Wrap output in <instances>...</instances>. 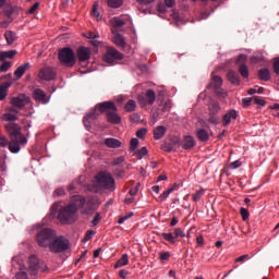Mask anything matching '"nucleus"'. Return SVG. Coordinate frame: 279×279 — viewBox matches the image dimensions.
I'll list each match as a JSON object with an SVG mask.
<instances>
[{
	"label": "nucleus",
	"instance_id": "obj_26",
	"mask_svg": "<svg viewBox=\"0 0 279 279\" xmlns=\"http://www.w3.org/2000/svg\"><path fill=\"white\" fill-rule=\"evenodd\" d=\"M196 136H197L198 141H201L202 143H206L210 138V136L208 135V131L204 130V129H198L196 131Z\"/></svg>",
	"mask_w": 279,
	"mask_h": 279
},
{
	"label": "nucleus",
	"instance_id": "obj_55",
	"mask_svg": "<svg viewBox=\"0 0 279 279\" xmlns=\"http://www.w3.org/2000/svg\"><path fill=\"white\" fill-rule=\"evenodd\" d=\"M140 187H141V183H137L135 187L130 190L129 194L131 195V197H134V195L138 193Z\"/></svg>",
	"mask_w": 279,
	"mask_h": 279
},
{
	"label": "nucleus",
	"instance_id": "obj_19",
	"mask_svg": "<svg viewBox=\"0 0 279 279\" xmlns=\"http://www.w3.org/2000/svg\"><path fill=\"white\" fill-rule=\"evenodd\" d=\"M99 118V114H97V111H90L83 120V123L86 128H90V122L95 121Z\"/></svg>",
	"mask_w": 279,
	"mask_h": 279
},
{
	"label": "nucleus",
	"instance_id": "obj_31",
	"mask_svg": "<svg viewBox=\"0 0 279 279\" xmlns=\"http://www.w3.org/2000/svg\"><path fill=\"white\" fill-rule=\"evenodd\" d=\"M4 37H5L8 45H14V40H16V34H14V32L7 31L4 33Z\"/></svg>",
	"mask_w": 279,
	"mask_h": 279
},
{
	"label": "nucleus",
	"instance_id": "obj_51",
	"mask_svg": "<svg viewBox=\"0 0 279 279\" xmlns=\"http://www.w3.org/2000/svg\"><path fill=\"white\" fill-rule=\"evenodd\" d=\"M146 134H147V129L145 128H142L136 132L137 138H144Z\"/></svg>",
	"mask_w": 279,
	"mask_h": 279
},
{
	"label": "nucleus",
	"instance_id": "obj_48",
	"mask_svg": "<svg viewBox=\"0 0 279 279\" xmlns=\"http://www.w3.org/2000/svg\"><path fill=\"white\" fill-rule=\"evenodd\" d=\"M157 11L160 13V14H165L167 12V4L162 3V2H159L157 4Z\"/></svg>",
	"mask_w": 279,
	"mask_h": 279
},
{
	"label": "nucleus",
	"instance_id": "obj_33",
	"mask_svg": "<svg viewBox=\"0 0 279 279\" xmlns=\"http://www.w3.org/2000/svg\"><path fill=\"white\" fill-rule=\"evenodd\" d=\"M168 110H171V100H167L160 106V112L157 113V117L165 114V112H168Z\"/></svg>",
	"mask_w": 279,
	"mask_h": 279
},
{
	"label": "nucleus",
	"instance_id": "obj_23",
	"mask_svg": "<svg viewBox=\"0 0 279 279\" xmlns=\"http://www.w3.org/2000/svg\"><path fill=\"white\" fill-rule=\"evenodd\" d=\"M165 134H167L166 126L159 125V126L155 128V130H154L155 141H160V138H162L165 136Z\"/></svg>",
	"mask_w": 279,
	"mask_h": 279
},
{
	"label": "nucleus",
	"instance_id": "obj_15",
	"mask_svg": "<svg viewBox=\"0 0 279 279\" xmlns=\"http://www.w3.org/2000/svg\"><path fill=\"white\" fill-rule=\"evenodd\" d=\"M112 34H113V38H112L113 45H116V47H120V49H125V47H128L125 37H123V35L119 34L116 31H112Z\"/></svg>",
	"mask_w": 279,
	"mask_h": 279
},
{
	"label": "nucleus",
	"instance_id": "obj_4",
	"mask_svg": "<svg viewBox=\"0 0 279 279\" xmlns=\"http://www.w3.org/2000/svg\"><path fill=\"white\" fill-rule=\"evenodd\" d=\"M94 187L98 191H114V178L109 172H99L95 177Z\"/></svg>",
	"mask_w": 279,
	"mask_h": 279
},
{
	"label": "nucleus",
	"instance_id": "obj_58",
	"mask_svg": "<svg viewBox=\"0 0 279 279\" xmlns=\"http://www.w3.org/2000/svg\"><path fill=\"white\" fill-rule=\"evenodd\" d=\"M130 120L133 123H138V121H141V116L138 113H133V114H131Z\"/></svg>",
	"mask_w": 279,
	"mask_h": 279
},
{
	"label": "nucleus",
	"instance_id": "obj_49",
	"mask_svg": "<svg viewBox=\"0 0 279 279\" xmlns=\"http://www.w3.org/2000/svg\"><path fill=\"white\" fill-rule=\"evenodd\" d=\"M136 147H138V138L133 137L130 143L131 151H135Z\"/></svg>",
	"mask_w": 279,
	"mask_h": 279
},
{
	"label": "nucleus",
	"instance_id": "obj_63",
	"mask_svg": "<svg viewBox=\"0 0 279 279\" xmlns=\"http://www.w3.org/2000/svg\"><path fill=\"white\" fill-rule=\"evenodd\" d=\"M129 275H130V271H128V270H125V269H121V270L119 271V277H120V278L125 279V278H128Z\"/></svg>",
	"mask_w": 279,
	"mask_h": 279
},
{
	"label": "nucleus",
	"instance_id": "obj_38",
	"mask_svg": "<svg viewBox=\"0 0 279 279\" xmlns=\"http://www.w3.org/2000/svg\"><path fill=\"white\" fill-rule=\"evenodd\" d=\"M92 14L96 17V20L101 21V14L99 13V3H94Z\"/></svg>",
	"mask_w": 279,
	"mask_h": 279
},
{
	"label": "nucleus",
	"instance_id": "obj_10",
	"mask_svg": "<svg viewBox=\"0 0 279 279\" xmlns=\"http://www.w3.org/2000/svg\"><path fill=\"white\" fill-rule=\"evenodd\" d=\"M32 99H29V96L25 94H20L16 97L11 98L10 104L13 108L16 110H23L27 104H29Z\"/></svg>",
	"mask_w": 279,
	"mask_h": 279
},
{
	"label": "nucleus",
	"instance_id": "obj_8",
	"mask_svg": "<svg viewBox=\"0 0 279 279\" xmlns=\"http://www.w3.org/2000/svg\"><path fill=\"white\" fill-rule=\"evenodd\" d=\"M137 101L142 108H145L146 106H154V102L156 101V93H154L153 89H148L145 94L137 96Z\"/></svg>",
	"mask_w": 279,
	"mask_h": 279
},
{
	"label": "nucleus",
	"instance_id": "obj_40",
	"mask_svg": "<svg viewBox=\"0 0 279 279\" xmlns=\"http://www.w3.org/2000/svg\"><path fill=\"white\" fill-rule=\"evenodd\" d=\"M161 236L165 241H168V243H175L174 233H162Z\"/></svg>",
	"mask_w": 279,
	"mask_h": 279
},
{
	"label": "nucleus",
	"instance_id": "obj_6",
	"mask_svg": "<svg viewBox=\"0 0 279 279\" xmlns=\"http://www.w3.org/2000/svg\"><path fill=\"white\" fill-rule=\"evenodd\" d=\"M59 61L63 66L72 68L75 66V52L71 48H63L58 53Z\"/></svg>",
	"mask_w": 279,
	"mask_h": 279
},
{
	"label": "nucleus",
	"instance_id": "obj_35",
	"mask_svg": "<svg viewBox=\"0 0 279 279\" xmlns=\"http://www.w3.org/2000/svg\"><path fill=\"white\" fill-rule=\"evenodd\" d=\"M220 110H221V106H219L217 101H211L209 104V112L211 114H217L218 112H220Z\"/></svg>",
	"mask_w": 279,
	"mask_h": 279
},
{
	"label": "nucleus",
	"instance_id": "obj_50",
	"mask_svg": "<svg viewBox=\"0 0 279 279\" xmlns=\"http://www.w3.org/2000/svg\"><path fill=\"white\" fill-rule=\"evenodd\" d=\"M274 72L279 75V58L274 59L272 62Z\"/></svg>",
	"mask_w": 279,
	"mask_h": 279
},
{
	"label": "nucleus",
	"instance_id": "obj_9",
	"mask_svg": "<svg viewBox=\"0 0 279 279\" xmlns=\"http://www.w3.org/2000/svg\"><path fill=\"white\" fill-rule=\"evenodd\" d=\"M102 60L107 62V64H114V61L123 60V53L119 52V50L113 47H108Z\"/></svg>",
	"mask_w": 279,
	"mask_h": 279
},
{
	"label": "nucleus",
	"instance_id": "obj_5",
	"mask_svg": "<svg viewBox=\"0 0 279 279\" xmlns=\"http://www.w3.org/2000/svg\"><path fill=\"white\" fill-rule=\"evenodd\" d=\"M96 108L99 110V112H107V121L109 123H113V125L121 123V117L117 114V105H114V102L105 101L98 104Z\"/></svg>",
	"mask_w": 279,
	"mask_h": 279
},
{
	"label": "nucleus",
	"instance_id": "obj_36",
	"mask_svg": "<svg viewBox=\"0 0 279 279\" xmlns=\"http://www.w3.org/2000/svg\"><path fill=\"white\" fill-rule=\"evenodd\" d=\"M109 8H121L123 5V0H105Z\"/></svg>",
	"mask_w": 279,
	"mask_h": 279
},
{
	"label": "nucleus",
	"instance_id": "obj_20",
	"mask_svg": "<svg viewBox=\"0 0 279 279\" xmlns=\"http://www.w3.org/2000/svg\"><path fill=\"white\" fill-rule=\"evenodd\" d=\"M227 77L231 84H234V86H239V84H241L239 74L234 70H230L227 74Z\"/></svg>",
	"mask_w": 279,
	"mask_h": 279
},
{
	"label": "nucleus",
	"instance_id": "obj_17",
	"mask_svg": "<svg viewBox=\"0 0 279 279\" xmlns=\"http://www.w3.org/2000/svg\"><path fill=\"white\" fill-rule=\"evenodd\" d=\"M195 145H196L195 137H193L191 135L184 136V138L182 141L183 149H193V147H195Z\"/></svg>",
	"mask_w": 279,
	"mask_h": 279
},
{
	"label": "nucleus",
	"instance_id": "obj_59",
	"mask_svg": "<svg viewBox=\"0 0 279 279\" xmlns=\"http://www.w3.org/2000/svg\"><path fill=\"white\" fill-rule=\"evenodd\" d=\"M124 161H125V157L120 156V157L113 159L112 165H114V166L122 165V162H124Z\"/></svg>",
	"mask_w": 279,
	"mask_h": 279
},
{
	"label": "nucleus",
	"instance_id": "obj_44",
	"mask_svg": "<svg viewBox=\"0 0 279 279\" xmlns=\"http://www.w3.org/2000/svg\"><path fill=\"white\" fill-rule=\"evenodd\" d=\"M173 234H174V239H184V236H186V234L181 228L174 229Z\"/></svg>",
	"mask_w": 279,
	"mask_h": 279
},
{
	"label": "nucleus",
	"instance_id": "obj_43",
	"mask_svg": "<svg viewBox=\"0 0 279 279\" xmlns=\"http://www.w3.org/2000/svg\"><path fill=\"white\" fill-rule=\"evenodd\" d=\"M240 215L243 221H247V219H250V211L244 207L240 208Z\"/></svg>",
	"mask_w": 279,
	"mask_h": 279
},
{
	"label": "nucleus",
	"instance_id": "obj_52",
	"mask_svg": "<svg viewBox=\"0 0 279 279\" xmlns=\"http://www.w3.org/2000/svg\"><path fill=\"white\" fill-rule=\"evenodd\" d=\"M138 5H151L156 0H135Z\"/></svg>",
	"mask_w": 279,
	"mask_h": 279
},
{
	"label": "nucleus",
	"instance_id": "obj_57",
	"mask_svg": "<svg viewBox=\"0 0 279 279\" xmlns=\"http://www.w3.org/2000/svg\"><path fill=\"white\" fill-rule=\"evenodd\" d=\"M169 258H171V254L169 252L160 253V260H169Z\"/></svg>",
	"mask_w": 279,
	"mask_h": 279
},
{
	"label": "nucleus",
	"instance_id": "obj_54",
	"mask_svg": "<svg viewBox=\"0 0 279 279\" xmlns=\"http://www.w3.org/2000/svg\"><path fill=\"white\" fill-rule=\"evenodd\" d=\"M99 221H101V215L99 213H97L94 217V219L92 220V226H97L99 223Z\"/></svg>",
	"mask_w": 279,
	"mask_h": 279
},
{
	"label": "nucleus",
	"instance_id": "obj_45",
	"mask_svg": "<svg viewBox=\"0 0 279 279\" xmlns=\"http://www.w3.org/2000/svg\"><path fill=\"white\" fill-rule=\"evenodd\" d=\"M10 147V141L3 134H0V147Z\"/></svg>",
	"mask_w": 279,
	"mask_h": 279
},
{
	"label": "nucleus",
	"instance_id": "obj_34",
	"mask_svg": "<svg viewBox=\"0 0 279 279\" xmlns=\"http://www.w3.org/2000/svg\"><path fill=\"white\" fill-rule=\"evenodd\" d=\"M110 23L112 27H116V29L119 27H123V25H125V21L121 20L120 17H112L110 20Z\"/></svg>",
	"mask_w": 279,
	"mask_h": 279
},
{
	"label": "nucleus",
	"instance_id": "obj_46",
	"mask_svg": "<svg viewBox=\"0 0 279 279\" xmlns=\"http://www.w3.org/2000/svg\"><path fill=\"white\" fill-rule=\"evenodd\" d=\"M148 151H147V147H142L138 151H137V160H143V157L147 156Z\"/></svg>",
	"mask_w": 279,
	"mask_h": 279
},
{
	"label": "nucleus",
	"instance_id": "obj_47",
	"mask_svg": "<svg viewBox=\"0 0 279 279\" xmlns=\"http://www.w3.org/2000/svg\"><path fill=\"white\" fill-rule=\"evenodd\" d=\"M253 101L257 106H265L267 104V101H265V99H263V98H260L258 96L253 97Z\"/></svg>",
	"mask_w": 279,
	"mask_h": 279
},
{
	"label": "nucleus",
	"instance_id": "obj_37",
	"mask_svg": "<svg viewBox=\"0 0 279 279\" xmlns=\"http://www.w3.org/2000/svg\"><path fill=\"white\" fill-rule=\"evenodd\" d=\"M239 73L241 74L242 77H244V80H247V77H250V70L245 64L240 65Z\"/></svg>",
	"mask_w": 279,
	"mask_h": 279
},
{
	"label": "nucleus",
	"instance_id": "obj_28",
	"mask_svg": "<svg viewBox=\"0 0 279 279\" xmlns=\"http://www.w3.org/2000/svg\"><path fill=\"white\" fill-rule=\"evenodd\" d=\"M129 263H130V258L128 254H123L122 257L118 259L117 263L114 264V269L125 267V265H128Z\"/></svg>",
	"mask_w": 279,
	"mask_h": 279
},
{
	"label": "nucleus",
	"instance_id": "obj_11",
	"mask_svg": "<svg viewBox=\"0 0 279 279\" xmlns=\"http://www.w3.org/2000/svg\"><path fill=\"white\" fill-rule=\"evenodd\" d=\"M1 121H7V123H14V121H19V109L14 107H7L4 109V114L1 116Z\"/></svg>",
	"mask_w": 279,
	"mask_h": 279
},
{
	"label": "nucleus",
	"instance_id": "obj_3",
	"mask_svg": "<svg viewBox=\"0 0 279 279\" xmlns=\"http://www.w3.org/2000/svg\"><path fill=\"white\" fill-rule=\"evenodd\" d=\"M37 243L39 245H69V240L62 235L56 236L51 229H43L37 233Z\"/></svg>",
	"mask_w": 279,
	"mask_h": 279
},
{
	"label": "nucleus",
	"instance_id": "obj_18",
	"mask_svg": "<svg viewBox=\"0 0 279 279\" xmlns=\"http://www.w3.org/2000/svg\"><path fill=\"white\" fill-rule=\"evenodd\" d=\"M29 66H32V64L29 62H26V63H23L22 65H20L14 71V75H15L16 80H21V77H23V75H25V73L27 72V69H29Z\"/></svg>",
	"mask_w": 279,
	"mask_h": 279
},
{
	"label": "nucleus",
	"instance_id": "obj_14",
	"mask_svg": "<svg viewBox=\"0 0 279 279\" xmlns=\"http://www.w3.org/2000/svg\"><path fill=\"white\" fill-rule=\"evenodd\" d=\"M33 98L35 101H39V104H49L50 97L47 96V93L40 88H36L33 90Z\"/></svg>",
	"mask_w": 279,
	"mask_h": 279
},
{
	"label": "nucleus",
	"instance_id": "obj_29",
	"mask_svg": "<svg viewBox=\"0 0 279 279\" xmlns=\"http://www.w3.org/2000/svg\"><path fill=\"white\" fill-rule=\"evenodd\" d=\"M8 88H10V83H3L0 85V101H3L8 97Z\"/></svg>",
	"mask_w": 279,
	"mask_h": 279
},
{
	"label": "nucleus",
	"instance_id": "obj_24",
	"mask_svg": "<svg viewBox=\"0 0 279 279\" xmlns=\"http://www.w3.org/2000/svg\"><path fill=\"white\" fill-rule=\"evenodd\" d=\"M16 53V50L0 51V62H5V60H12V58H14Z\"/></svg>",
	"mask_w": 279,
	"mask_h": 279
},
{
	"label": "nucleus",
	"instance_id": "obj_39",
	"mask_svg": "<svg viewBox=\"0 0 279 279\" xmlns=\"http://www.w3.org/2000/svg\"><path fill=\"white\" fill-rule=\"evenodd\" d=\"M10 69H12V62L3 61V63L0 65V73H7V71H10Z\"/></svg>",
	"mask_w": 279,
	"mask_h": 279
},
{
	"label": "nucleus",
	"instance_id": "obj_30",
	"mask_svg": "<svg viewBox=\"0 0 279 279\" xmlns=\"http://www.w3.org/2000/svg\"><path fill=\"white\" fill-rule=\"evenodd\" d=\"M211 86L216 90H218V88L223 86V80H221V76H213V78H211Z\"/></svg>",
	"mask_w": 279,
	"mask_h": 279
},
{
	"label": "nucleus",
	"instance_id": "obj_1",
	"mask_svg": "<svg viewBox=\"0 0 279 279\" xmlns=\"http://www.w3.org/2000/svg\"><path fill=\"white\" fill-rule=\"evenodd\" d=\"M72 204L62 207L59 211L58 219L61 223H75L77 221V208L87 207V210H95L93 207V198H84V196H73Z\"/></svg>",
	"mask_w": 279,
	"mask_h": 279
},
{
	"label": "nucleus",
	"instance_id": "obj_56",
	"mask_svg": "<svg viewBox=\"0 0 279 279\" xmlns=\"http://www.w3.org/2000/svg\"><path fill=\"white\" fill-rule=\"evenodd\" d=\"M94 234H95V231H87L85 238L82 240L83 243H86L87 241H90V239H93Z\"/></svg>",
	"mask_w": 279,
	"mask_h": 279
},
{
	"label": "nucleus",
	"instance_id": "obj_27",
	"mask_svg": "<svg viewBox=\"0 0 279 279\" xmlns=\"http://www.w3.org/2000/svg\"><path fill=\"white\" fill-rule=\"evenodd\" d=\"M258 77L262 82H269L271 80V72H269V69H262L258 71Z\"/></svg>",
	"mask_w": 279,
	"mask_h": 279
},
{
	"label": "nucleus",
	"instance_id": "obj_13",
	"mask_svg": "<svg viewBox=\"0 0 279 279\" xmlns=\"http://www.w3.org/2000/svg\"><path fill=\"white\" fill-rule=\"evenodd\" d=\"M76 57L78 62H88L90 60V48L84 46L78 47L76 50Z\"/></svg>",
	"mask_w": 279,
	"mask_h": 279
},
{
	"label": "nucleus",
	"instance_id": "obj_16",
	"mask_svg": "<svg viewBox=\"0 0 279 279\" xmlns=\"http://www.w3.org/2000/svg\"><path fill=\"white\" fill-rule=\"evenodd\" d=\"M239 117V112L234 109H230L227 113L222 117V125L226 128L229 123H232V120H236Z\"/></svg>",
	"mask_w": 279,
	"mask_h": 279
},
{
	"label": "nucleus",
	"instance_id": "obj_32",
	"mask_svg": "<svg viewBox=\"0 0 279 279\" xmlns=\"http://www.w3.org/2000/svg\"><path fill=\"white\" fill-rule=\"evenodd\" d=\"M124 110H125V112H134V110H136V100L130 99V100L124 105Z\"/></svg>",
	"mask_w": 279,
	"mask_h": 279
},
{
	"label": "nucleus",
	"instance_id": "obj_2",
	"mask_svg": "<svg viewBox=\"0 0 279 279\" xmlns=\"http://www.w3.org/2000/svg\"><path fill=\"white\" fill-rule=\"evenodd\" d=\"M5 132L9 134V151L19 154L21 147L27 145V137L23 134V129L15 122H9L4 125Z\"/></svg>",
	"mask_w": 279,
	"mask_h": 279
},
{
	"label": "nucleus",
	"instance_id": "obj_12",
	"mask_svg": "<svg viewBox=\"0 0 279 279\" xmlns=\"http://www.w3.org/2000/svg\"><path fill=\"white\" fill-rule=\"evenodd\" d=\"M38 269H40V260L36 255H31L28 258V271L31 276H36V274H38Z\"/></svg>",
	"mask_w": 279,
	"mask_h": 279
},
{
	"label": "nucleus",
	"instance_id": "obj_41",
	"mask_svg": "<svg viewBox=\"0 0 279 279\" xmlns=\"http://www.w3.org/2000/svg\"><path fill=\"white\" fill-rule=\"evenodd\" d=\"M173 187L168 189L167 191H165L158 198L159 202H165V199H167V197H169V195H171V193H173Z\"/></svg>",
	"mask_w": 279,
	"mask_h": 279
},
{
	"label": "nucleus",
	"instance_id": "obj_53",
	"mask_svg": "<svg viewBox=\"0 0 279 279\" xmlns=\"http://www.w3.org/2000/svg\"><path fill=\"white\" fill-rule=\"evenodd\" d=\"M13 279H28L27 272L25 271H20L15 275Z\"/></svg>",
	"mask_w": 279,
	"mask_h": 279
},
{
	"label": "nucleus",
	"instance_id": "obj_7",
	"mask_svg": "<svg viewBox=\"0 0 279 279\" xmlns=\"http://www.w3.org/2000/svg\"><path fill=\"white\" fill-rule=\"evenodd\" d=\"M58 75V72L56 71V68L45 65L41 68L37 74L38 80L40 82H52Z\"/></svg>",
	"mask_w": 279,
	"mask_h": 279
},
{
	"label": "nucleus",
	"instance_id": "obj_21",
	"mask_svg": "<svg viewBox=\"0 0 279 279\" xmlns=\"http://www.w3.org/2000/svg\"><path fill=\"white\" fill-rule=\"evenodd\" d=\"M49 250L52 254H64V252H69V245H49Z\"/></svg>",
	"mask_w": 279,
	"mask_h": 279
},
{
	"label": "nucleus",
	"instance_id": "obj_62",
	"mask_svg": "<svg viewBox=\"0 0 279 279\" xmlns=\"http://www.w3.org/2000/svg\"><path fill=\"white\" fill-rule=\"evenodd\" d=\"M87 38H89V39L99 38V33H97V32H89V33H87Z\"/></svg>",
	"mask_w": 279,
	"mask_h": 279
},
{
	"label": "nucleus",
	"instance_id": "obj_42",
	"mask_svg": "<svg viewBox=\"0 0 279 279\" xmlns=\"http://www.w3.org/2000/svg\"><path fill=\"white\" fill-rule=\"evenodd\" d=\"M204 193H205V191L203 189L195 192L193 194V202H199V199H202V197H204Z\"/></svg>",
	"mask_w": 279,
	"mask_h": 279
},
{
	"label": "nucleus",
	"instance_id": "obj_22",
	"mask_svg": "<svg viewBox=\"0 0 279 279\" xmlns=\"http://www.w3.org/2000/svg\"><path fill=\"white\" fill-rule=\"evenodd\" d=\"M105 145H106V147H109L111 149H117V148L121 147V141H119L117 138L108 137L105 140Z\"/></svg>",
	"mask_w": 279,
	"mask_h": 279
},
{
	"label": "nucleus",
	"instance_id": "obj_61",
	"mask_svg": "<svg viewBox=\"0 0 279 279\" xmlns=\"http://www.w3.org/2000/svg\"><path fill=\"white\" fill-rule=\"evenodd\" d=\"M38 8H40V3L36 2L34 3L31 9L28 10V14H34V12H36V10H38Z\"/></svg>",
	"mask_w": 279,
	"mask_h": 279
},
{
	"label": "nucleus",
	"instance_id": "obj_60",
	"mask_svg": "<svg viewBox=\"0 0 279 279\" xmlns=\"http://www.w3.org/2000/svg\"><path fill=\"white\" fill-rule=\"evenodd\" d=\"M254 98H244V99H242L243 107L247 108V107L252 106V100Z\"/></svg>",
	"mask_w": 279,
	"mask_h": 279
},
{
	"label": "nucleus",
	"instance_id": "obj_64",
	"mask_svg": "<svg viewBox=\"0 0 279 279\" xmlns=\"http://www.w3.org/2000/svg\"><path fill=\"white\" fill-rule=\"evenodd\" d=\"M163 3L167 8H173V5H175V0H163Z\"/></svg>",
	"mask_w": 279,
	"mask_h": 279
},
{
	"label": "nucleus",
	"instance_id": "obj_25",
	"mask_svg": "<svg viewBox=\"0 0 279 279\" xmlns=\"http://www.w3.org/2000/svg\"><path fill=\"white\" fill-rule=\"evenodd\" d=\"M11 265L13 269H20V271H23V269H25V266H23V258L21 256L13 257Z\"/></svg>",
	"mask_w": 279,
	"mask_h": 279
}]
</instances>
